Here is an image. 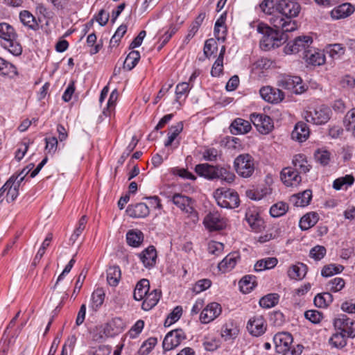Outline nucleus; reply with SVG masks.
<instances>
[{
  "label": "nucleus",
  "mask_w": 355,
  "mask_h": 355,
  "mask_svg": "<svg viewBox=\"0 0 355 355\" xmlns=\"http://www.w3.org/2000/svg\"><path fill=\"white\" fill-rule=\"evenodd\" d=\"M195 172L200 177L209 180L220 179L227 183H232L235 180V175L227 168L207 163L198 164L195 166Z\"/></svg>",
  "instance_id": "f257e3e1"
},
{
  "label": "nucleus",
  "mask_w": 355,
  "mask_h": 355,
  "mask_svg": "<svg viewBox=\"0 0 355 355\" xmlns=\"http://www.w3.org/2000/svg\"><path fill=\"white\" fill-rule=\"evenodd\" d=\"M0 38L3 42L2 46L12 55L17 56L21 54L22 47L17 41V34L15 28L8 23H0Z\"/></svg>",
  "instance_id": "f03ea898"
},
{
  "label": "nucleus",
  "mask_w": 355,
  "mask_h": 355,
  "mask_svg": "<svg viewBox=\"0 0 355 355\" xmlns=\"http://www.w3.org/2000/svg\"><path fill=\"white\" fill-rule=\"evenodd\" d=\"M257 31L261 35L260 47L268 51L278 47L283 40L282 33L278 29L274 30L265 24L261 23L257 26Z\"/></svg>",
  "instance_id": "7ed1b4c3"
},
{
  "label": "nucleus",
  "mask_w": 355,
  "mask_h": 355,
  "mask_svg": "<svg viewBox=\"0 0 355 355\" xmlns=\"http://www.w3.org/2000/svg\"><path fill=\"white\" fill-rule=\"evenodd\" d=\"M273 341L277 353L283 355H300L303 350V346L297 345L292 347L291 345L293 341V336L288 332H281L275 335Z\"/></svg>",
  "instance_id": "20e7f679"
},
{
  "label": "nucleus",
  "mask_w": 355,
  "mask_h": 355,
  "mask_svg": "<svg viewBox=\"0 0 355 355\" xmlns=\"http://www.w3.org/2000/svg\"><path fill=\"white\" fill-rule=\"evenodd\" d=\"M214 196L218 205L223 208L234 209L240 203L239 194L230 189L218 188L214 191Z\"/></svg>",
  "instance_id": "39448f33"
},
{
  "label": "nucleus",
  "mask_w": 355,
  "mask_h": 355,
  "mask_svg": "<svg viewBox=\"0 0 355 355\" xmlns=\"http://www.w3.org/2000/svg\"><path fill=\"white\" fill-rule=\"evenodd\" d=\"M332 112L331 109L326 105L316 107L313 110L306 111L304 113V119L309 123L315 125H323L331 119Z\"/></svg>",
  "instance_id": "423d86ee"
},
{
  "label": "nucleus",
  "mask_w": 355,
  "mask_h": 355,
  "mask_svg": "<svg viewBox=\"0 0 355 355\" xmlns=\"http://www.w3.org/2000/svg\"><path fill=\"white\" fill-rule=\"evenodd\" d=\"M234 168L242 178L250 177L254 171V159L249 154L239 155L234 162Z\"/></svg>",
  "instance_id": "0eeeda50"
},
{
  "label": "nucleus",
  "mask_w": 355,
  "mask_h": 355,
  "mask_svg": "<svg viewBox=\"0 0 355 355\" xmlns=\"http://www.w3.org/2000/svg\"><path fill=\"white\" fill-rule=\"evenodd\" d=\"M301 10L300 5L291 0H280L279 3V11L277 17H285L291 19L298 16Z\"/></svg>",
  "instance_id": "6e6552de"
},
{
  "label": "nucleus",
  "mask_w": 355,
  "mask_h": 355,
  "mask_svg": "<svg viewBox=\"0 0 355 355\" xmlns=\"http://www.w3.org/2000/svg\"><path fill=\"white\" fill-rule=\"evenodd\" d=\"M187 338L185 333L181 329L169 331L165 336L162 346L165 351L171 350L180 345Z\"/></svg>",
  "instance_id": "1a4fd4ad"
},
{
  "label": "nucleus",
  "mask_w": 355,
  "mask_h": 355,
  "mask_svg": "<svg viewBox=\"0 0 355 355\" xmlns=\"http://www.w3.org/2000/svg\"><path fill=\"white\" fill-rule=\"evenodd\" d=\"M279 85L284 89L291 90L295 94H302L306 88L302 85V80L300 76H286L279 81Z\"/></svg>",
  "instance_id": "9d476101"
},
{
  "label": "nucleus",
  "mask_w": 355,
  "mask_h": 355,
  "mask_svg": "<svg viewBox=\"0 0 355 355\" xmlns=\"http://www.w3.org/2000/svg\"><path fill=\"white\" fill-rule=\"evenodd\" d=\"M172 202L182 212L190 216H196V212L193 206V200L191 198L180 193H175L172 196Z\"/></svg>",
  "instance_id": "9b49d317"
},
{
  "label": "nucleus",
  "mask_w": 355,
  "mask_h": 355,
  "mask_svg": "<svg viewBox=\"0 0 355 355\" xmlns=\"http://www.w3.org/2000/svg\"><path fill=\"white\" fill-rule=\"evenodd\" d=\"M261 98L270 103H279L284 98V92L277 88L270 86L262 87L259 90Z\"/></svg>",
  "instance_id": "f8f14e48"
},
{
  "label": "nucleus",
  "mask_w": 355,
  "mask_h": 355,
  "mask_svg": "<svg viewBox=\"0 0 355 355\" xmlns=\"http://www.w3.org/2000/svg\"><path fill=\"white\" fill-rule=\"evenodd\" d=\"M222 308L217 302L208 304L202 311L200 320L202 323L207 324L216 319L221 313Z\"/></svg>",
  "instance_id": "ddd939ff"
},
{
  "label": "nucleus",
  "mask_w": 355,
  "mask_h": 355,
  "mask_svg": "<svg viewBox=\"0 0 355 355\" xmlns=\"http://www.w3.org/2000/svg\"><path fill=\"white\" fill-rule=\"evenodd\" d=\"M246 327L251 335L257 337L261 336L266 330V324L261 315H254L250 318Z\"/></svg>",
  "instance_id": "4468645a"
},
{
  "label": "nucleus",
  "mask_w": 355,
  "mask_h": 355,
  "mask_svg": "<svg viewBox=\"0 0 355 355\" xmlns=\"http://www.w3.org/2000/svg\"><path fill=\"white\" fill-rule=\"evenodd\" d=\"M334 326L348 337L355 336V322L347 318L345 315H342L334 321Z\"/></svg>",
  "instance_id": "2eb2a0df"
},
{
  "label": "nucleus",
  "mask_w": 355,
  "mask_h": 355,
  "mask_svg": "<svg viewBox=\"0 0 355 355\" xmlns=\"http://www.w3.org/2000/svg\"><path fill=\"white\" fill-rule=\"evenodd\" d=\"M303 59L307 64L313 66H320L325 62V55L323 52L312 47L303 52Z\"/></svg>",
  "instance_id": "dca6fc26"
},
{
  "label": "nucleus",
  "mask_w": 355,
  "mask_h": 355,
  "mask_svg": "<svg viewBox=\"0 0 355 355\" xmlns=\"http://www.w3.org/2000/svg\"><path fill=\"white\" fill-rule=\"evenodd\" d=\"M205 226L210 231L223 230L226 223L218 212H210L204 218Z\"/></svg>",
  "instance_id": "f3484780"
},
{
  "label": "nucleus",
  "mask_w": 355,
  "mask_h": 355,
  "mask_svg": "<svg viewBox=\"0 0 355 355\" xmlns=\"http://www.w3.org/2000/svg\"><path fill=\"white\" fill-rule=\"evenodd\" d=\"M270 23L279 31L291 32L297 29V24L294 20L284 19L282 17H272L270 19Z\"/></svg>",
  "instance_id": "a211bd4d"
},
{
  "label": "nucleus",
  "mask_w": 355,
  "mask_h": 355,
  "mask_svg": "<svg viewBox=\"0 0 355 355\" xmlns=\"http://www.w3.org/2000/svg\"><path fill=\"white\" fill-rule=\"evenodd\" d=\"M281 180L288 187L297 185L302 181L300 174L292 166L284 168L282 171Z\"/></svg>",
  "instance_id": "6ab92c4d"
},
{
  "label": "nucleus",
  "mask_w": 355,
  "mask_h": 355,
  "mask_svg": "<svg viewBox=\"0 0 355 355\" xmlns=\"http://www.w3.org/2000/svg\"><path fill=\"white\" fill-rule=\"evenodd\" d=\"M245 218L254 231L259 232L263 227V221L256 209L252 208L247 209Z\"/></svg>",
  "instance_id": "aec40b11"
},
{
  "label": "nucleus",
  "mask_w": 355,
  "mask_h": 355,
  "mask_svg": "<svg viewBox=\"0 0 355 355\" xmlns=\"http://www.w3.org/2000/svg\"><path fill=\"white\" fill-rule=\"evenodd\" d=\"M313 43V40L311 37L304 35L299 36L295 39L293 44L289 46V50L293 53H297L311 48V44Z\"/></svg>",
  "instance_id": "412c9836"
},
{
  "label": "nucleus",
  "mask_w": 355,
  "mask_h": 355,
  "mask_svg": "<svg viewBox=\"0 0 355 355\" xmlns=\"http://www.w3.org/2000/svg\"><path fill=\"white\" fill-rule=\"evenodd\" d=\"M139 259L146 268H150L155 265L157 251L154 246L150 245L139 254Z\"/></svg>",
  "instance_id": "4be33fe9"
},
{
  "label": "nucleus",
  "mask_w": 355,
  "mask_h": 355,
  "mask_svg": "<svg viewBox=\"0 0 355 355\" xmlns=\"http://www.w3.org/2000/svg\"><path fill=\"white\" fill-rule=\"evenodd\" d=\"M310 130L308 125L302 121L298 122L295 125L291 132V138L298 142L305 141L309 137Z\"/></svg>",
  "instance_id": "5701e85b"
},
{
  "label": "nucleus",
  "mask_w": 355,
  "mask_h": 355,
  "mask_svg": "<svg viewBox=\"0 0 355 355\" xmlns=\"http://www.w3.org/2000/svg\"><path fill=\"white\" fill-rule=\"evenodd\" d=\"M251 124L248 121L237 118L230 125V132L233 135L248 133L251 130Z\"/></svg>",
  "instance_id": "b1692460"
},
{
  "label": "nucleus",
  "mask_w": 355,
  "mask_h": 355,
  "mask_svg": "<svg viewBox=\"0 0 355 355\" xmlns=\"http://www.w3.org/2000/svg\"><path fill=\"white\" fill-rule=\"evenodd\" d=\"M126 211L132 218H144L150 212L148 207L143 202L129 205Z\"/></svg>",
  "instance_id": "393cba45"
},
{
  "label": "nucleus",
  "mask_w": 355,
  "mask_h": 355,
  "mask_svg": "<svg viewBox=\"0 0 355 355\" xmlns=\"http://www.w3.org/2000/svg\"><path fill=\"white\" fill-rule=\"evenodd\" d=\"M354 11V7L350 3H345L334 8L331 12V15L333 19H339L347 17Z\"/></svg>",
  "instance_id": "a878e982"
},
{
  "label": "nucleus",
  "mask_w": 355,
  "mask_h": 355,
  "mask_svg": "<svg viewBox=\"0 0 355 355\" xmlns=\"http://www.w3.org/2000/svg\"><path fill=\"white\" fill-rule=\"evenodd\" d=\"M312 198V192L311 190L307 189L303 192L293 195L291 198V202L293 203L295 207H306L307 206Z\"/></svg>",
  "instance_id": "bb28decb"
},
{
  "label": "nucleus",
  "mask_w": 355,
  "mask_h": 355,
  "mask_svg": "<svg viewBox=\"0 0 355 355\" xmlns=\"http://www.w3.org/2000/svg\"><path fill=\"white\" fill-rule=\"evenodd\" d=\"M161 294V291L158 289H154L150 293H148L144 297V300L141 305L142 309L149 311L153 308L159 302Z\"/></svg>",
  "instance_id": "cd10ccee"
},
{
  "label": "nucleus",
  "mask_w": 355,
  "mask_h": 355,
  "mask_svg": "<svg viewBox=\"0 0 355 355\" xmlns=\"http://www.w3.org/2000/svg\"><path fill=\"white\" fill-rule=\"evenodd\" d=\"M239 256L237 253H230L227 255L218 265L220 271L226 272L234 268Z\"/></svg>",
  "instance_id": "c85d7f7f"
},
{
  "label": "nucleus",
  "mask_w": 355,
  "mask_h": 355,
  "mask_svg": "<svg viewBox=\"0 0 355 355\" xmlns=\"http://www.w3.org/2000/svg\"><path fill=\"white\" fill-rule=\"evenodd\" d=\"M292 164L293 167L299 174L306 173L311 168V166L308 164L306 156L302 154L295 155Z\"/></svg>",
  "instance_id": "c756f323"
},
{
  "label": "nucleus",
  "mask_w": 355,
  "mask_h": 355,
  "mask_svg": "<svg viewBox=\"0 0 355 355\" xmlns=\"http://www.w3.org/2000/svg\"><path fill=\"white\" fill-rule=\"evenodd\" d=\"M280 0H263L260 4L261 10L269 15L276 17L279 11V3Z\"/></svg>",
  "instance_id": "7c9ffc66"
},
{
  "label": "nucleus",
  "mask_w": 355,
  "mask_h": 355,
  "mask_svg": "<svg viewBox=\"0 0 355 355\" xmlns=\"http://www.w3.org/2000/svg\"><path fill=\"white\" fill-rule=\"evenodd\" d=\"M150 288L149 281L146 279H142L136 284L133 296L135 300L140 301L147 295Z\"/></svg>",
  "instance_id": "2f4dec72"
},
{
  "label": "nucleus",
  "mask_w": 355,
  "mask_h": 355,
  "mask_svg": "<svg viewBox=\"0 0 355 355\" xmlns=\"http://www.w3.org/2000/svg\"><path fill=\"white\" fill-rule=\"evenodd\" d=\"M306 265L302 263H298L296 265L291 266L288 270V275L293 279H302L307 272Z\"/></svg>",
  "instance_id": "473e14b6"
},
{
  "label": "nucleus",
  "mask_w": 355,
  "mask_h": 355,
  "mask_svg": "<svg viewBox=\"0 0 355 355\" xmlns=\"http://www.w3.org/2000/svg\"><path fill=\"white\" fill-rule=\"evenodd\" d=\"M318 220V215L315 212H310L302 216L299 225L302 230H306L314 226Z\"/></svg>",
  "instance_id": "72a5a7b5"
},
{
  "label": "nucleus",
  "mask_w": 355,
  "mask_h": 355,
  "mask_svg": "<svg viewBox=\"0 0 355 355\" xmlns=\"http://www.w3.org/2000/svg\"><path fill=\"white\" fill-rule=\"evenodd\" d=\"M121 270L117 266H110L107 270V281L112 286L118 285L121 279Z\"/></svg>",
  "instance_id": "f704fd0d"
},
{
  "label": "nucleus",
  "mask_w": 355,
  "mask_h": 355,
  "mask_svg": "<svg viewBox=\"0 0 355 355\" xmlns=\"http://www.w3.org/2000/svg\"><path fill=\"white\" fill-rule=\"evenodd\" d=\"M144 240V234L139 230H130L126 234V241L129 245L138 247Z\"/></svg>",
  "instance_id": "c9c22d12"
},
{
  "label": "nucleus",
  "mask_w": 355,
  "mask_h": 355,
  "mask_svg": "<svg viewBox=\"0 0 355 355\" xmlns=\"http://www.w3.org/2000/svg\"><path fill=\"white\" fill-rule=\"evenodd\" d=\"M333 302V295L329 291L318 293L314 298L317 307L326 308Z\"/></svg>",
  "instance_id": "e433bc0d"
},
{
  "label": "nucleus",
  "mask_w": 355,
  "mask_h": 355,
  "mask_svg": "<svg viewBox=\"0 0 355 355\" xmlns=\"http://www.w3.org/2000/svg\"><path fill=\"white\" fill-rule=\"evenodd\" d=\"M343 123L346 130L355 137V108L347 112Z\"/></svg>",
  "instance_id": "4c0bfd02"
},
{
  "label": "nucleus",
  "mask_w": 355,
  "mask_h": 355,
  "mask_svg": "<svg viewBox=\"0 0 355 355\" xmlns=\"http://www.w3.org/2000/svg\"><path fill=\"white\" fill-rule=\"evenodd\" d=\"M19 18L24 26H26L33 30H36L37 28L38 24L33 15L29 11H21L19 14Z\"/></svg>",
  "instance_id": "58836bf2"
},
{
  "label": "nucleus",
  "mask_w": 355,
  "mask_h": 355,
  "mask_svg": "<svg viewBox=\"0 0 355 355\" xmlns=\"http://www.w3.org/2000/svg\"><path fill=\"white\" fill-rule=\"evenodd\" d=\"M279 295L277 293H270L262 297L259 300V305L265 309H270L277 304Z\"/></svg>",
  "instance_id": "ea45409f"
},
{
  "label": "nucleus",
  "mask_w": 355,
  "mask_h": 355,
  "mask_svg": "<svg viewBox=\"0 0 355 355\" xmlns=\"http://www.w3.org/2000/svg\"><path fill=\"white\" fill-rule=\"evenodd\" d=\"M140 59V53L138 51L133 50L127 55L124 62L123 68L128 71L132 70L137 64Z\"/></svg>",
  "instance_id": "a19ab883"
},
{
  "label": "nucleus",
  "mask_w": 355,
  "mask_h": 355,
  "mask_svg": "<svg viewBox=\"0 0 355 355\" xmlns=\"http://www.w3.org/2000/svg\"><path fill=\"white\" fill-rule=\"evenodd\" d=\"M288 206L284 202H279L273 205L270 209L272 217L277 218L283 216L288 211Z\"/></svg>",
  "instance_id": "79ce46f5"
},
{
  "label": "nucleus",
  "mask_w": 355,
  "mask_h": 355,
  "mask_svg": "<svg viewBox=\"0 0 355 355\" xmlns=\"http://www.w3.org/2000/svg\"><path fill=\"white\" fill-rule=\"evenodd\" d=\"M239 330L232 324H225L221 330V336L225 341L236 337Z\"/></svg>",
  "instance_id": "37998d69"
},
{
  "label": "nucleus",
  "mask_w": 355,
  "mask_h": 355,
  "mask_svg": "<svg viewBox=\"0 0 355 355\" xmlns=\"http://www.w3.org/2000/svg\"><path fill=\"white\" fill-rule=\"evenodd\" d=\"M182 122H179L176 125L171 126L169 130L170 132H168V140L165 142L164 146L166 147L171 146L177 136L182 131Z\"/></svg>",
  "instance_id": "c03bdc74"
},
{
  "label": "nucleus",
  "mask_w": 355,
  "mask_h": 355,
  "mask_svg": "<svg viewBox=\"0 0 355 355\" xmlns=\"http://www.w3.org/2000/svg\"><path fill=\"white\" fill-rule=\"evenodd\" d=\"M0 74L12 76L17 74L16 67L11 63L0 58Z\"/></svg>",
  "instance_id": "a18cd8bd"
},
{
  "label": "nucleus",
  "mask_w": 355,
  "mask_h": 355,
  "mask_svg": "<svg viewBox=\"0 0 355 355\" xmlns=\"http://www.w3.org/2000/svg\"><path fill=\"white\" fill-rule=\"evenodd\" d=\"M343 269L344 267L342 265L329 264L323 267L321 275L323 277H328L340 273Z\"/></svg>",
  "instance_id": "49530a36"
},
{
  "label": "nucleus",
  "mask_w": 355,
  "mask_h": 355,
  "mask_svg": "<svg viewBox=\"0 0 355 355\" xmlns=\"http://www.w3.org/2000/svg\"><path fill=\"white\" fill-rule=\"evenodd\" d=\"M329 342L331 346L336 348H343L347 344L345 335L342 331L333 334Z\"/></svg>",
  "instance_id": "de8ad7c7"
},
{
  "label": "nucleus",
  "mask_w": 355,
  "mask_h": 355,
  "mask_svg": "<svg viewBox=\"0 0 355 355\" xmlns=\"http://www.w3.org/2000/svg\"><path fill=\"white\" fill-rule=\"evenodd\" d=\"M241 290L243 293H248L255 286V277L250 275L243 277L240 282Z\"/></svg>",
  "instance_id": "09e8293b"
},
{
  "label": "nucleus",
  "mask_w": 355,
  "mask_h": 355,
  "mask_svg": "<svg viewBox=\"0 0 355 355\" xmlns=\"http://www.w3.org/2000/svg\"><path fill=\"white\" fill-rule=\"evenodd\" d=\"M345 282L343 278L335 277L330 280L327 284V290L329 292L336 293L341 291L345 286Z\"/></svg>",
  "instance_id": "8fccbe9b"
},
{
  "label": "nucleus",
  "mask_w": 355,
  "mask_h": 355,
  "mask_svg": "<svg viewBox=\"0 0 355 355\" xmlns=\"http://www.w3.org/2000/svg\"><path fill=\"white\" fill-rule=\"evenodd\" d=\"M182 309L180 306H177L173 309L172 312L168 315L164 322L165 327H169L172 324L177 322L182 316Z\"/></svg>",
  "instance_id": "3c124183"
},
{
  "label": "nucleus",
  "mask_w": 355,
  "mask_h": 355,
  "mask_svg": "<svg viewBox=\"0 0 355 355\" xmlns=\"http://www.w3.org/2000/svg\"><path fill=\"white\" fill-rule=\"evenodd\" d=\"M314 157L317 162L322 166H326L330 160V153L326 150L318 149L315 152Z\"/></svg>",
  "instance_id": "603ef678"
},
{
  "label": "nucleus",
  "mask_w": 355,
  "mask_h": 355,
  "mask_svg": "<svg viewBox=\"0 0 355 355\" xmlns=\"http://www.w3.org/2000/svg\"><path fill=\"white\" fill-rule=\"evenodd\" d=\"M273 128V123L271 118L264 114L262 116L261 124L259 132L261 134H268Z\"/></svg>",
  "instance_id": "864d4df0"
},
{
  "label": "nucleus",
  "mask_w": 355,
  "mask_h": 355,
  "mask_svg": "<svg viewBox=\"0 0 355 355\" xmlns=\"http://www.w3.org/2000/svg\"><path fill=\"white\" fill-rule=\"evenodd\" d=\"M157 343V340L156 338H149L146 341H145L143 343V345L139 349V353L140 354V355L148 354L153 349V348L156 345Z\"/></svg>",
  "instance_id": "5fc2aeb1"
},
{
  "label": "nucleus",
  "mask_w": 355,
  "mask_h": 355,
  "mask_svg": "<svg viewBox=\"0 0 355 355\" xmlns=\"http://www.w3.org/2000/svg\"><path fill=\"white\" fill-rule=\"evenodd\" d=\"M190 90L189 84L186 82H182L177 85L175 88V102H178L179 99L182 96H187Z\"/></svg>",
  "instance_id": "6e6d98bb"
},
{
  "label": "nucleus",
  "mask_w": 355,
  "mask_h": 355,
  "mask_svg": "<svg viewBox=\"0 0 355 355\" xmlns=\"http://www.w3.org/2000/svg\"><path fill=\"white\" fill-rule=\"evenodd\" d=\"M326 252V248L324 246L316 245L311 249L309 256L315 261H320L324 257Z\"/></svg>",
  "instance_id": "4d7b16f0"
},
{
  "label": "nucleus",
  "mask_w": 355,
  "mask_h": 355,
  "mask_svg": "<svg viewBox=\"0 0 355 355\" xmlns=\"http://www.w3.org/2000/svg\"><path fill=\"white\" fill-rule=\"evenodd\" d=\"M105 294L101 289H97L92 295V306L95 309L100 307L104 301Z\"/></svg>",
  "instance_id": "13d9d810"
},
{
  "label": "nucleus",
  "mask_w": 355,
  "mask_h": 355,
  "mask_svg": "<svg viewBox=\"0 0 355 355\" xmlns=\"http://www.w3.org/2000/svg\"><path fill=\"white\" fill-rule=\"evenodd\" d=\"M19 184L15 182V180L14 179V184L10 187L8 188L7 193L6 195V201L8 202H10L14 201L19 195Z\"/></svg>",
  "instance_id": "bf43d9fd"
},
{
  "label": "nucleus",
  "mask_w": 355,
  "mask_h": 355,
  "mask_svg": "<svg viewBox=\"0 0 355 355\" xmlns=\"http://www.w3.org/2000/svg\"><path fill=\"white\" fill-rule=\"evenodd\" d=\"M217 50V43L213 38L206 40L204 46V54L207 58L211 56Z\"/></svg>",
  "instance_id": "052dcab7"
},
{
  "label": "nucleus",
  "mask_w": 355,
  "mask_h": 355,
  "mask_svg": "<svg viewBox=\"0 0 355 355\" xmlns=\"http://www.w3.org/2000/svg\"><path fill=\"white\" fill-rule=\"evenodd\" d=\"M138 140L135 139V137H132V141L130 143L126 150L122 153L118 160V164L122 165L130 153L135 149L137 144Z\"/></svg>",
  "instance_id": "680f3d73"
},
{
  "label": "nucleus",
  "mask_w": 355,
  "mask_h": 355,
  "mask_svg": "<svg viewBox=\"0 0 355 355\" xmlns=\"http://www.w3.org/2000/svg\"><path fill=\"white\" fill-rule=\"evenodd\" d=\"M330 56L338 58L345 53V48L340 44H330L329 46Z\"/></svg>",
  "instance_id": "e2e57ef3"
},
{
  "label": "nucleus",
  "mask_w": 355,
  "mask_h": 355,
  "mask_svg": "<svg viewBox=\"0 0 355 355\" xmlns=\"http://www.w3.org/2000/svg\"><path fill=\"white\" fill-rule=\"evenodd\" d=\"M304 317L312 323L317 324L321 321L322 314L316 310H309L305 311Z\"/></svg>",
  "instance_id": "0e129e2a"
},
{
  "label": "nucleus",
  "mask_w": 355,
  "mask_h": 355,
  "mask_svg": "<svg viewBox=\"0 0 355 355\" xmlns=\"http://www.w3.org/2000/svg\"><path fill=\"white\" fill-rule=\"evenodd\" d=\"M224 245L222 243L211 241L208 245V252L209 254L218 256L223 251Z\"/></svg>",
  "instance_id": "69168bd1"
},
{
  "label": "nucleus",
  "mask_w": 355,
  "mask_h": 355,
  "mask_svg": "<svg viewBox=\"0 0 355 355\" xmlns=\"http://www.w3.org/2000/svg\"><path fill=\"white\" fill-rule=\"evenodd\" d=\"M211 282L209 279H200L195 284V285L193 288V291L196 293H200L205 291L206 289L209 288L211 286Z\"/></svg>",
  "instance_id": "338daca9"
},
{
  "label": "nucleus",
  "mask_w": 355,
  "mask_h": 355,
  "mask_svg": "<svg viewBox=\"0 0 355 355\" xmlns=\"http://www.w3.org/2000/svg\"><path fill=\"white\" fill-rule=\"evenodd\" d=\"M218 155V150L214 148H207L202 153L203 159L209 162L216 161Z\"/></svg>",
  "instance_id": "774afa93"
}]
</instances>
